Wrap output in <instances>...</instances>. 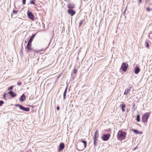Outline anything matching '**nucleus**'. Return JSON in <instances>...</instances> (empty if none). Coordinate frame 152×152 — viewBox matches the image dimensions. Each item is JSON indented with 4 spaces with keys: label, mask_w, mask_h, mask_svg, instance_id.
Segmentation results:
<instances>
[{
    "label": "nucleus",
    "mask_w": 152,
    "mask_h": 152,
    "mask_svg": "<svg viewBox=\"0 0 152 152\" xmlns=\"http://www.w3.org/2000/svg\"><path fill=\"white\" fill-rule=\"evenodd\" d=\"M126 133L125 132L119 130L117 135L118 139L120 140H124L126 137Z\"/></svg>",
    "instance_id": "1"
},
{
    "label": "nucleus",
    "mask_w": 152,
    "mask_h": 152,
    "mask_svg": "<svg viewBox=\"0 0 152 152\" xmlns=\"http://www.w3.org/2000/svg\"><path fill=\"white\" fill-rule=\"evenodd\" d=\"M15 106L16 107H19L20 109L25 111L28 112L30 110V109L29 107H25L21 104H16Z\"/></svg>",
    "instance_id": "2"
},
{
    "label": "nucleus",
    "mask_w": 152,
    "mask_h": 152,
    "mask_svg": "<svg viewBox=\"0 0 152 152\" xmlns=\"http://www.w3.org/2000/svg\"><path fill=\"white\" fill-rule=\"evenodd\" d=\"M150 113H148L145 114L142 117V121L143 122L147 123L148 121V120L150 116Z\"/></svg>",
    "instance_id": "3"
},
{
    "label": "nucleus",
    "mask_w": 152,
    "mask_h": 152,
    "mask_svg": "<svg viewBox=\"0 0 152 152\" xmlns=\"http://www.w3.org/2000/svg\"><path fill=\"white\" fill-rule=\"evenodd\" d=\"M128 67L127 63L123 62L121 66V69L123 71L125 72L126 71Z\"/></svg>",
    "instance_id": "4"
},
{
    "label": "nucleus",
    "mask_w": 152,
    "mask_h": 152,
    "mask_svg": "<svg viewBox=\"0 0 152 152\" xmlns=\"http://www.w3.org/2000/svg\"><path fill=\"white\" fill-rule=\"evenodd\" d=\"M99 137V134L98 133V130H97L95 132L94 137V145H96V141L97 140V138Z\"/></svg>",
    "instance_id": "5"
},
{
    "label": "nucleus",
    "mask_w": 152,
    "mask_h": 152,
    "mask_svg": "<svg viewBox=\"0 0 152 152\" xmlns=\"http://www.w3.org/2000/svg\"><path fill=\"white\" fill-rule=\"evenodd\" d=\"M110 136V135L109 133L104 134L102 136V139L103 140L106 141L109 139Z\"/></svg>",
    "instance_id": "6"
},
{
    "label": "nucleus",
    "mask_w": 152,
    "mask_h": 152,
    "mask_svg": "<svg viewBox=\"0 0 152 152\" xmlns=\"http://www.w3.org/2000/svg\"><path fill=\"white\" fill-rule=\"evenodd\" d=\"M26 49H27L26 50L27 52H29L33 50V49L31 48V43H29L28 42Z\"/></svg>",
    "instance_id": "7"
},
{
    "label": "nucleus",
    "mask_w": 152,
    "mask_h": 152,
    "mask_svg": "<svg viewBox=\"0 0 152 152\" xmlns=\"http://www.w3.org/2000/svg\"><path fill=\"white\" fill-rule=\"evenodd\" d=\"M28 17L31 20H34V16L33 14L30 12H28L27 13Z\"/></svg>",
    "instance_id": "8"
},
{
    "label": "nucleus",
    "mask_w": 152,
    "mask_h": 152,
    "mask_svg": "<svg viewBox=\"0 0 152 152\" xmlns=\"http://www.w3.org/2000/svg\"><path fill=\"white\" fill-rule=\"evenodd\" d=\"M67 12L69 14H70L72 16L74 15L76 13V12L75 10L70 9L68 10Z\"/></svg>",
    "instance_id": "9"
},
{
    "label": "nucleus",
    "mask_w": 152,
    "mask_h": 152,
    "mask_svg": "<svg viewBox=\"0 0 152 152\" xmlns=\"http://www.w3.org/2000/svg\"><path fill=\"white\" fill-rule=\"evenodd\" d=\"M59 149H58V151H62L64 147V143L61 142L59 145Z\"/></svg>",
    "instance_id": "10"
},
{
    "label": "nucleus",
    "mask_w": 152,
    "mask_h": 152,
    "mask_svg": "<svg viewBox=\"0 0 152 152\" xmlns=\"http://www.w3.org/2000/svg\"><path fill=\"white\" fill-rule=\"evenodd\" d=\"M12 97H14L16 96V94L12 91H10L8 92Z\"/></svg>",
    "instance_id": "11"
},
{
    "label": "nucleus",
    "mask_w": 152,
    "mask_h": 152,
    "mask_svg": "<svg viewBox=\"0 0 152 152\" xmlns=\"http://www.w3.org/2000/svg\"><path fill=\"white\" fill-rule=\"evenodd\" d=\"M134 73L137 74H138L140 71V68L138 66H135L134 67Z\"/></svg>",
    "instance_id": "12"
},
{
    "label": "nucleus",
    "mask_w": 152,
    "mask_h": 152,
    "mask_svg": "<svg viewBox=\"0 0 152 152\" xmlns=\"http://www.w3.org/2000/svg\"><path fill=\"white\" fill-rule=\"evenodd\" d=\"M36 34H34L31 36L30 38L28 41V42L29 43H31L33 39H34Z\"/></svg>",
    "instance_id": "13"
},
{
    "label": "nucleus",
    "mask_w": 152,
    "mask_h": 152,
    "mask_svg": "<svg viewBox=\"0 0 152 152\" xmlns=\"http://www.w3.org/2000/svg\"><path fill=\"white\" fill-rule=\"evenodd\" d=\"M26 97L24 94H23L20 98V102H23L26 99Z\"/></svg>",
    "instance_id": "14"
},
{
    "label": "nucleus",
    "mask_w": 152,
    "mask_h": 152,
    "mask_svg": "<svg viewBox=\"0 0 152 152\" xmlns=\"http://www.w3.org/2000/svg\"><path fill=\"white\" fill-rule=\"evenodd\" d=\"M126 107V105L125 104H122L120 105V107L122 109V111L124 112L125 110L124 108Z\"/></svg>",
    "instance_id": "15"
},
{
    "label": "nucleus",
    "mask_w": 152,
    "mask_h": 152,
    "mask_svg": "<svg viewBox=\"0 0 152 152\" xmlns=\"http://www.w3.org/2000/svg\"><path fill=\"white\" fill-rule=\"evenodd\" d=\"M68 7L70 9L74 8L75 7V5L73 4H68Z\"/></svg>",
    "instance_id": "16"
},
{
    "label": "nucleus",
    "mask_w": 152,
    "mask_h": 152,
    "mask_svg": "<svg viewBox=\"0 0 152 152\" xmlns=\"http://www.w3.org/2000/svg\"><path fill=\"white\" fill-rule=\"evenodd\" d=\"M131 90L130 89H126L124 92V94L125 95H127L129 92Z\"/></svg>",
    "instance_id": "17"
},
{
    "label": "nucleus",
    "mask_w": 152,
    "mask_h": 152,
    "mask_svg": "<svg viewBox=\"0 0 152 152\" xmlns=\"http://www.w3.org/2000/svg\"><path fill=\"white\" fill-rule=\"evenodd\" d=\"M136 120L137 122H140V115H137Z\"/></svg>",
    "instance_id": "18"
},
{
    "label": "nucleus",
    "mask_w": 152,
    "mask_h": 152,
    "mask_svg": "<svg viewBox=\"0 0 152 152\" xmlns=\"http://www.w3.org/2000/svg\"><path fill=\"white\" fill-rule=\"evenodd\" d=\"M81 142L84 144V147L86 148V147L87 142L86 141L84 140H82Z\"/></svg>",
    "instance_id": "19"
},
{
    "label": "nucleus",
    "mask_w": 152,
    "mask_h": 152,
    "mask_svg": "<svg viewBox=\"0 0 152 152\" xmlns=\"http://www.w3.org/2000/svg\"><path fill=\"white\" fill-rule=\"evenodd\" d=\"M145 47L148 48L149 47V44L148 41H146L145 42Z\"/></svg>",
    "instance_id": "20"
},
{
    "label": "nucleus",
    "mask_w": 152,
    "mask_h": 152,
    "mask_svg": "<svg viewBox=\"0 0 152 152\" xmlns=\"http://www.w3.org/2000/svg\"><path fill=\"white\" fill-rule=\"evenodd\" d=\"M132 131L136 134H138L139 132L136 129H132Z\"/></svg>",
    "instance_id": "21"
},
{
    "label": "nucleus",
    "mask_w": 152,
    "mask_h": 152,
    "mask_svg": "<svg viewBox=\"0 0 152 152\" xmlns=\"http://www.w3.org/2000/svg\"><path fill=\"white\" fill-rule=\"evenodd\" d=\"M30 3L31 4H35V3L34 2V1H33V0H31L30 2Z\"/></svg>",
    "instance_id": "22"
},
{
    "label": "nucleus",
    "mask_w": 152,
    "mask_h": 152,
    "mask_svg": "<svg viewBox=\"0 0 152 152\" xmlns=\"http://www.w3.org/2000/svg\"><path fill=\"white\" fill-rule=\"evenodd\" d=\"M4 103L3 101L2 100L0 101V106L2 105Z\"/></svg>",
    "instance_id": "23"
},
{
    "label": "nucleus",
    "mask_w": 152,
    "mask_h": 152,
    "mask_svg": "<svg viewBox=\"0 0 152 152\" xmlns=\"http://www.w3.org/2000/svg\"><path fill=\"white\" fill-rule=\"evenodd\" d=\"M13 87V86H10V87H9L8 88V90H11L12 89Z\"/></svg>",
    "instance_id": "24"
},
{
    "label": "nucleus",
    "mask_w": 152,
    "mask_h": 152,
    "mask_svg": "<svg viewBox=\"0 0 152 152\" xmlns=\"http://www.w3.org/2000/svg\"><path fill=\"white\" fill-rule=\"evenodd\" d=\"M151 10V9L149 7H147L146 9L147 11L148 12H149Z\"/></svg>",
    "instance_id": "25"
},
{
    "label": "nucleus",
    "mask_w": 152,
    "mask_h": 152,
    "mask_svg": "<svg viewBox=\"0 0 152 152\" xmlns=\"http://www.w3.org/2000/svg\"><path fill=\"white\" fill-rule=\"evenodd\" d=\"M77 71L76 69H74L73 70V73L75 74H76L77 73Z\"/></svg>",
    "instance_id": "26"
},
{
    "label": "nucleus",
    "mask_w": 152,
    "mask_h": 152,
    "mask_svg": "<svg viewBox=\"0 0 152 152\" xmlns=\"http://www.w3.org/2000/svg\"><path fill=\"white\" fill-rule=\"evenodd\" d=\"M66 93H64L63 94V99H65L66 96Z\"/></svg>",
    "instance_id": "27"
},
{
    "label": "nucleus",
    "mask_w": 152,
    "mask_h": 152,
    "mask_svg": "<svg viewBox=\"0 0 152 152\" xmlns=\"http://www.w3.org/2000/svg\"><path fill=\"white\" fill-rule=\"evenodd\" d=\"M13 13L16 14L17 13V12L16 10H14L12 12Z\"/></svg>",
    "instance_id": "28"
},
{
    "label": "nucleus",
    "mask_w": 152,
    "mask_h": 152,
    "mask_svg": "<svg viewBox=\"0 0 152 152\" xmlns=\"http://www.w3.org/2000/svg\"><path fill=\"white\" fill-rule=\"evenodd\" d=\"M17 84L18 86H20L21 85V83L20 82L18 81L17 82Z\"/></svg>",
    "instance_id": "29"
},
{
    "label": "nucleus",
    "mask_w": 152,
    "mask_h": 152,
    "mask_svg": "<svg viewBox=\"0 0 152 152\" xmlns=\"http://www.w3.org/2000/svg\"><path fill=\"white\" fill-rule=\"evenodd\" d=\"M151 1V0H145V3H148V2H150Z\"/></svg>",
    "instance_id": "30"
},
{
    "label": "nucleus",
    "mask_w": 152,
    "mask_h": 152,
    "mask_svg": "<svg viewBox=\"0 0 152 152\" xmlns=\"http://www.w3.org/2000/svg\"><path fill=\"white\" fill-rule=\"evenodd\" d=\"M23 0V4H26V0Z\"/></svg>",
    "instance_id": "31"
},
{
    "label": "nucleus",
    "mask_w": 152,
    "mask_h": 152,
    "mask_svg": "<svg viewBox=\"0 0 152 152\" xmlns=\"http://www.w3.org/2000/svg\"><path fill=\"white\" fill-rule=\"evenodd\" d=\"M6 94H5L3 96V98H6Z\"/></svg>",
    "instance_id": "32"
},
{
    "label": "nucleus",
    "mask_w": 152,
    "mask_h": 152,
    "mask_svg": "<svg viewBox=\"0 0 152 152\" xmlns=\"http://www.w3.org/2000/svg\"><path fill=\"white\" fill-rule=\"evenodd\" d=\"M83 21L82 20H81L80 22V23H79V26H80L83 23Z\"/></svg>",
    "instance_id": "33"
},
{
    "label": "nucleus",
    "mask_w": 152,
    "mask_h": 152,
    "mask_svg": "<svg viewBox=\"0 0 152 152\" xmlns=\"http://www.w3.org/2000/svg\"><path fill=\"white\" fill-rule=\"evenodd\" d=\"M138 148V147L137 146H136L134 148V149L133 150H135L136 149H137Z\"/></svg>",
    "instance_id": "34"
},
{
    "label": "nucleus",
    "mask_w": 152,
    "mask_h": 152,
    "mask_svg": "<svg viewBox=\"0 0 152 152\" xmlns=\"http://www.w3.org/2000/svg\"><path fill=\"white\" fill-rule=\"evenodd\" d=\"M57 109L59 110L60 109V107L58 106L57 107Z\"/></svg>",
    "instance_id": "35"
},
{
    "label": "nucleus",
    "mask_w": 152,
    "mask_h": 152,
    "mask_svg": "<svg viewBox=\"0 0 152 152\" xmlns=\"http://www.w3.org/2000/svg\"><path fill=\"white\" fill-rule=\"evenodd\" d=\"M67 87H66L65 89V91H67Z\"/></svg>",
    "instance_id": "36"
},
{
    "label": "nucleus",
    "mask_w": 152,
    "mask_h": 152,
    "mask_svg": "<svg viewBox=\"0 0 152 152\" xmlns=\"http://www.w3.org/2000/svg\"><path fill=\"white\" fill-rule=\"evenodd\" d=\"M139 2L140 3L142 2V0H139Z\"/></svg>",
    "instance_id": "37"
},
{
    "label": "nucleus",
    "mask_w": 152,
    "mask_h": 152,
    "mask_svg": "<svg viewBox=\"0 0 152 152\" xmlns=\"http://www.w3.org/2000/svg\"><path fill=\"white\" fill-rule=\"evenodd\" d=\"M23 44H22V48H21V52L22 51V49H23Z\"/></svg>",
    "instance_id": "38"
},
{
    "label": "nucleus",
    "mask_w": 152,
    "mask_h": 152,
    "mask_svg": "<svg viewBox=\"0 0 152 152\" xmlns=\"http://www.w3.org/2000/svg\"><path fill=\"white\" fill-rule=\"evenodd\" d=\"M66 92H67V91H64V93H66Z\"/></svg>",
    "instance_id": "39"
},
{
    "label": "nucleus",
    "mask_w": 152,
    "mask_h": 152,
    "mask_svg": "<svg viewBox=\"0 0 152 152\" xmlns=\"http://www.w3.org/2000/svg\"><path fill=\"white\" fill-rule=\"evenodd\" d=\"M60 76V75H59V76H58V77H57V78H58Z\"/></svg>",
    "instance_id": "40"
},
{
    "label": "nucleus",
    "mask_w": 152,
    "mask_h": 152,
    "mask_svg": "<svg viewBox=\"0 0 152 152\" xmlns=\"http://www.w3.org/2000/svg\"><path fill=\"white\" fill-rule=\"evenodd\" d=\"M151 4H150V5H151Z\"/></svg>",
    "instance_id": "41"
},
{
    "label": "nucleus",
    "mask_w": 152,
    "mask_h": 152,
    "mask_svg": "<svg viewBox=\"0 0 152 152\" xmlns=\"http://www.w3.org/2000/svg\"><path fill=\"white\" fill-rule=\"evenodd\" d=\"M33 1H35V0H33Z\"/></svg>",
    "instance_id": "42"
}]
</instances>
